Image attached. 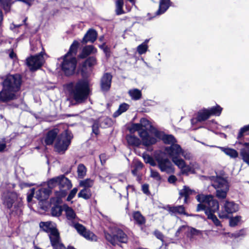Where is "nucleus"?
I'll use <instances>...</instances> for the list:
<instances>
[{
    "mask_svg": "<svg viewBox=\"0 0 249 249\" xmlns=\"http://www.w3.org/2000/svg\"><path fill=\"white\" fill-rule=\"evenodd\" d=\"M21 79L19 75H8L3 82V89L0 92V100L7 102L17 98V92L20 89Z\"/></svg>",
    "mask_w": 249,
    "mask_h": 249,
    "instance_id": "obj_1",
    "label": "nucleus"
},
{
    "mask_svg": "<svg viewBox=\"0 0 249 249\" xmlns=\"http://www.w3.org/2000/svg\"><path fill=\"white\" fill-rule=\"evenodd\" d=\"M79 45V42L74 40L71 45L68 53L58 58L61 70L66 76H71L75 73L77 63L75 55Z\"/></svg>",
    "mask_w": 249,
    "mask_h": 249,
    "instance_id": "obj_2",
    "label": "nucleus"
},
{
    "mask_svg": "<svg viewBox=\"0 0 249 249\" xmlns=\"http://www.w3.org/2000/svg\"><path fill=\"white\" fill-rule=\"evenodd\" d=\"M67 87L73 98L78 103L85 101L90 91L89 83L87 80H80L76 83H70Z\"/></svg>",
    "mask_w": 249,
    "mask_h": 249,
    "instance_id": "obj_3",
    "label": "nucleus"
},
{
    "mask_svg": "<svg viewBox=\"0 0 249 249\" xmlns=\"http://www.w3.org/2000/svg\"><path fill=\"white\" fill-rule=\"evenodd\" d=\"M3 204L10 209L13 206L14 209L12 213H15L17 215L21 213L22 206L21 199L15 192H7L3 193L2 197Z\"/></svg>",
    "mask_w": 249,
    "mask_h": 249,
    "instance_id": "obj_4",
    "label": "nucleus"
},
{
    "mask_svg": "<svg viewBox=\"0 0 249 249\" xmlns=\"http://www.w3.org/2000/svg\"><path fill=\"white\" fill-rule=\"evenodd\" d=\"M196 199L200 203L197 206L196 211H207L210 213H215L219 210V203L212 196H205L199 194L196 196Z\"/></svg>",
    "mask_w": 249,
    "mask_h": 249,
    "instance_id": "obj_5",
    "label": "nucleus"
},
{
    "mask_svg": "<svg viewBox=\"0 0 249 249\" xmlns=\"http://www.w3.org/2000/svg\"><path fill=\"white\" fill-rule=\"evenodd\" d=\"M212 185L216 190V196L218 198L224 199L226 197L229 186L225 178L220 177H213Z\"/></svg>",
    "mask_w": 249,
    "mask_h": 249,
    "instance_id": "obj_6",
    "label": "nucleus"
},
{
    "mask_svg": "<svg viewBox=\"0 0 249 249\" xmlns=\"http://www.w3.org/2000/svg\"><path fill=\"white\" fill-rule=\"evenodd\" d=\"M72 134L69 130H65L58 136L54 144V148L58 153H64L70 145Z\"/></svg>",
    "mask_w": 249,
    "mask_h": 249,
    "instance_id": "obj_7",
    "label": "nucleus"
},
{
    "mask_svg": "<svg viewBox=\"0 0 249 249\" xmlns=\"http://www.w3.org/2000/svg\"><path fill=\"white\" fill-rule=\"evenodd\" d=\"M112 234L105 233L106 239L113 246L118 244V242L126 243L128 241L127 235L121 229L114 227L111 229Z\"/></svg>",
    "mask_w": 249,
    "mask_h": 249,
    "instance_id": "obj_8",
    "label": "nucleus"
},
{
    "mask_svg": "<svg viewBox=\"0 0 249 249\" xmlns=\"http://www.w3.org/2000/svg\"><path fill=\"white\" fill-rule=\"evenodd\" d=\"M44 52H41L39 53L31 56L26 59V65L31 71H36L41 67L44 62Z\"/></svg>",
    "mask_w": 249,
    "mask_h": 249,
    "instance_id": "obj_9",
    "label": "nucleus"
},
{
    "mask_svg": "<svg viewBox=\"0 0 249 249\" xmlns=\"http://www.w3.org/2000/svg\"><path fill=\"white\" fill-rule=\"evenodd\" d=\"M239 209L238 204L233 201L226 200L223 202L218 215L220 218H228L229 215L236 212Z\"/></svg>",
    "mask_w": 249,
    "mask_h": 249,
    "instance_id": "obj_10",
    "label": "nucleus"
},
{
    "mask_svg": "<svg viewBox=\"0 0 249 249\" xmlns=\"http://www.w3.org/2000/svg\"><path fill=\"white\" fill-rule=\"evenodd\" d=\"M164 150L166 154L171 159L174 164L179 162V160L181 159L179 158L180 153L182 152V148L180 145L176 143L165 147ZM178 163L180 164V163Z\"/></svg>",
    "mask_w": 249,
    "mask_h": 249,
    "instance_id": "obj_11",
    "label": "nucleus"
},
{
    "mask_svg": "<svg viewBox=\"0 0 249 249\" xmlns=\"http://www.w3.org/2000/svg\"><path fill=\"white\" fill-rule=\"evenodd\" d=\"M71 226L74 227L77 230V232L84 236L86 239L90 240L91 241L95 240L96 239V236L94 234L89 231H87L85 227L82 225L75 222Z\"/></svg>",
    "mask_w": 249,
    "mask_h": 249,
    "instance_id": "obj_12",
    "label": "nucleus"
},
{
    "mask_svg": "<svg viewBox=\"0 0 249 249\" xmlns=\"http://www.w3.org/2000/svg\"><path fill=\"white\" fill-rule=\"evenodd\" d=\"M51 244L53 249H60L63 244L61 242L59 233L56 229L49 234Z\"/></svg>",
    "mask_w": 249,
    "mask_h": 249,
    "instance_id": "obj_13",
    "label": "nucleus"
},
{
    "mask_svg": "<svg viewBox=\"0 0 249 249\" xmlns=\"http://www.w3.org/2000/svg\"><path fill=\"white\" fill-rule=\"evenodd\" d=\"M139 136L142 139V144L145 146H150L156 143L157 139L151 136L146 130L139 132Z\"/></svg>",
    "mask_w": 249,
    "mask_h": 249,
    "instance_id": "obj_14",
    "label": "nucleus"
},
{
    "mask_svg": "<svg viewBox=\"0 0 249 249\" xmlns=\"http://www.w3.org/2000/svg\"><path fill=\"white\" fill-rule=\"evenodd\" d=\"M158 167L161 172H169L172 169V164L167 158H157Z\"/></svg>",
    "mask_w": 249,
    "mask_h": 249,
    "instance_id": "obj_15",
    "label": "nucleus"
},
{
    "mask_svg": "<svg viewBox=\"0 0 249 249\" xmlns=\"http://www.w3.org/2000/svg\"><path fill=\"white\" fill-rule=\"evenodd\" d=\"M63 210L65 213L68 223L70 225H73V224L77 222L78 218L75 212L71 207L64 205L63 206Z\"/></svg>",
    "mask_w": 249,
    "mask_h": 249,
    "instance_id": "obj_16",
    "label": "nucleus"
},
{
    "mask_svg": "<svg viewBox=\"0 0 249 249\" xmlns=\"http://www.w3.org/2000/svg\"><path fill=\"white\" fill-rule=\"evenodd\" d=\"M59 132V130L57 128H54L49 130L47 133L44 138V142L46 145H52L54 142V140L56 138L57 139V136Z\"/></svg>",
    "mask_w": 249,
    "mask_h": 249,
    "instance_id": "obj_17",
    "label": "nucleus"
},
{
    "mask_svg": "<svg viewBox=\"0 0 249 249\" xmlns=\"http://www.w3.org/2000/svg\"><path fill=\"white\" fill-rule=\"evenodd\" d=\"M112 75L109 73H105L101 79V88L103 91H107L109 89L112 81Z\"/></svg>",
    "mask_w": 249,
    "mask_h": 249,
    "instance_id": "obj_18",
    "label": "nucleus"
},
{
    "mask_svg": "<svg viewBox=\"0 0 249 249\" xmlns=\"http://www.w3.org/2000/svg\"><path fill=\"white\" fill-rule=\"evenodd\" d=\"M179 163L180 164H179L178 162H176L175 164L180 169L182 174L188 175L189 173H193L194 172V169L191 166V163L190 165L186 164L185 161L183 159H180L179 160Z\"/></svg>",
    "mask_w": 249,
    "mask_h": 249,
    "instance_id": "obj_19",
    "label": "nucleus"
},
{
    "mask_svg": "<svg viewBox=\"0 0 249 249\" xmlns=\"http://www.w3.org/2000/svg\"><path fill=\"white\" fill-rule=\"evenodd\" d=\"M169 213L172 215L176 216L177 214H184L187 216H192V214H189L185 212V208L183 205L178 206L169 207L168 209Z\"/></svg>",
    "mask_w": 249,
    "mask_h": 249,
    "instance_id": "obj_20",
    "label": "nucleus"
},
{
    "mask_svg": "<svg viewBox=\"0 0 249 249\" xmlns=\"http://www.w3.org/2000/svg\"><path fill=\"white\" fill-rule=\"evenodd\" d=\"M97 37V32L92 29H90L85 35L82 42L84 43H86L88 42L93 43L96 40Z\"/></svg>",
    "mask_w": 249,
    "mask_h": 249,
    "instance_id": "obj_21",
    "label": "nucleus"
},
{
    "mask_svg": "<svg viewBox=\"0 0 249 249\" xmlns=\"http://www.w3.org/2000/svg\"><path fill=\"white\" fill-rule=\"evenodd\" d=\"M196 192L190 189L189 187L184 186L183 188L179 191V199H180L182 197H184L183 201L184 203H187L188 197L192 195L196 194Z\"/></svg>",
    "mask_w": 249,
    "mask_h": 249,
    "instance_id": "obj_22",
    "label": "nucleus"
},
{
    "mask_svg": "<svg viewBox=\"0 0 249 249\" xmlns=\"http://www.w3.org/2000/svg\"><path fill=\"white\" fill-rule=\"evenodd\" d=\"M39 227L43 231L49 233V234L56 230L54 224L51 221L41 222L39 223Z\"/></svg>",
    "mask_w": 249,
    "mask_h": 249,
    "instance_id": "obj_23",
    "label": "nucleus"
},
{
    "mask_svg": "<svg viewBox=\"0 0 249 249\" xmlns=\"http://www.w3.org/2000/svg\"><path fill=\"white\" fill-rule=\"evenodd\" d=\"M170 0H160L158 10L156 12V15L159 16L164 13L170 6Z\"/></svg>",
    "mask_w": 249,
    "mask_h": 249,
    "instance_id": "obj_24",
    "label": "nucleus"
},
{
    "mask_svg": "<svg viewBox=\"0 0 249 249\" xmlns=\"http://www.w3.org/2000/svg\"><path fill=\"white\" fill-rule=\"evenodd\" d=\"M97 52V49L93 45H88L83 48L80 57L84 58L91 53Z\"/></svg>",
    "mask_w": 249,
    "mask_h": 249,
    "instance_id": "obj_25",
    "label": "nucleus"
},
{
    "mask_svg": "<svg viewBox=\"0 0 249 249\" xmlns=\"http://www.w3.org/2000/svg\"><path fill=\"white\" fill-rule=\"evenodd\" d=\"M60 179L59 180V185L60 188H64L66 190H69L72 187L71 181L64 175L59 176Z\"/></svg>",
    "mask_w": 249,
    "mask_h": 249,
    "instance_id": "obj_26",
    "label": "nucleus"
},
{
    "mask_svg": "<svg viewBox=\"0 0 249 249\" xmlns=\"http://www.w3.org/2000/svg\"><path fill=\"white\" fill-rule=\"evenodd\" d=\"M148 121L145 118H142L141 119L140 123L134 124L131 126L130 130L131 131H138L139 132L142 130H144L142 128L143 126L145 127L147 124H148Z\"/></svg>",
    "mask_w": 249,
    "mask_h": 249,
    "instance_id": "obj_27",
    "label": "nucleus"
},
{
    "mask_svg": "<svg viewBox=\"0 0 249 249\" xmlns=\"http://www.w3.org/2000/svg\"><path fill=\"white\" fill-rule=\"evenodd\" d=\"M128 144L130 145L139 146L141 144V140L134 135H129L126 137Z\"/></svg>",
    "mask_w": 249,
    "mask_h": 249,
    "instance_id": "obj_28",
    "label": "nucleus"
},
{
    "mask_svg": "<svg viewBox=\"0 0 249 249\" xmlns=\"http://www.w3.org/2000/svg\"><path fill=\"white\" fill-rule=\"evenodd\" d=\"M217 147L231 158H236L238 156L237 151L233 149L220 146H218Z\"/></svg>",
    "mask_w": 249,
    "mask_h": 249,
    "instance_id": "obj_29",
    "label": "nucleus"
},
{
    "mask_svg": "<svg viewBox=\"0 0 249 249\" xmlns=\"http://www.w3.org/2000/svg\"><path fill=\"white\" fill-rule=\"evenodd\" d=\"M210 114L208 109H204L198 112L196 121L198 122L204 121L208 119Z\"/></svg>",
    "mask_w": 249,
    "mask_h": 249,
    "instance_id": "obj_30",
    "label": "nucleus"
},
{
    "mask_svg": "<svg viewBox=\"0 0 249 249\" xmlns=\"http://www.w3.org/2000/svg\"><path fill=\"white\" fill-rule=\"evenodd\" d=\"M214 213H210L208 211L205 212V214L207 216L208 219L211 220L215 226L221 227L222 224L220 221L218 220Z\"/></svg>",
    "mask_w": 249,
    "mask_h": 249,
    "instance_id": "obj_31",
    "label": "nucleus"
},
{
    "mask_svg": "<svg viewBox=\"0 0 249 249\" xmlns=\"http://www.w3.org/2000/svg\"><path fill=\"white\" fill-rule=\"evenodd\" d=\"M133 218L136 224L139 225H142L145 222L144 217L139 211L134 212L133 213Z\"/></svg>",
    "mask_w": 249,
    "mask_h": 249,
    "instance_id": "obj_32",
    "label": "nucleus"
},
{
    "mask_svg": "<svg viewBox=\"0 0 249 249\" xmlns=\"http://www.w3.org/2000/svg\"><path fill=\"white\" fill-rule=\"evenodd\" d=\"M129 107V105L126 103L121 104L118 109L113 113V117L116 118L121 115L123 113L127 111Z\"/></svg>",
    "mask_w": 249,
    "mask_h": 249,
    "instance_id": "obj_33",
    "label": "nucleus"
},
{
    "mask_svg": "<svg viewBox=\"0 0 249 249\" xmlns=\"http://www.w3.org/2000/svg\"><path fill=\"white\" fill-rule=\"evenodd\" d=\"M128 94L133 100H138L142 97V92L137 89H133L128 91Z\"/></svg>",
    "mask_w": 249,
    "mask_h": 249,
    "instance_id": "obj_34",
    "label": "nucleus"
},
{
    "mask_svg": "<svg viewBox=\"0 0 249 249\" xmlns=\"http://www.w3.org/2000/svg\"><path fill=\"white\" fill-rule=\"evenodd\" d=\"M48 191V189L43 188L38 189L36 192V198L39 201H43L46 198Z\"/></svg>",
    "mask_w": 249,
    "mask_h": 249,
    "instance_id": "obj_35",
    "label": "nucleus"
},
{
    "mask_svg": "<svg viewBox=\"0 0 249 249\" xmlns=\"http://www.w3.org/2000/svg\"><path fill=\"white\" fill-rule=\"evenodd\" d=\"M240 155L243 160L249 166V147L242 148L240 150Z\"/></svg>",
    "mask_w": 249,
    "mask_h": 249,
    "instance_id": "obj_36",
    "label": "nucleus"
},
{
    "mask_svg": "<svg viewBox=\"0 0 249 249\" xmlns=\"http://www.w3.org/2000/svg\"><path fill=\"white\" fill-rule=\"evenodd\" d=\"M78 196L86 200L89 199L91 196V192L90 189L88 188L83 189L78 194Z\"/></svg>",
    "mask_w": 249,
    "mask_h": 249,
    "instance_id": "obj_37",
    "label": "nucleus"
},
{
    "mask_svg": "<svg viewBox=\"0 0 249 249\" xmlns=\"http://www.w3.org/2000/svg\"><path fill=\"white\" fill-rule=\"evenodd\" d=\"M187 228H188V231L187 234V236L190 238L191 240H193L195 236H197L201 234L200 231L194 228L189 227L188 226Z\"/></svg>",
    "mask_w": 249,
    "mask_h": 249,
    "instance_id": "obj_38",
    "label": "nucleus"
},
{
    "mask_svg": "<svg viewBox=\"0 0 249 249\" xmlns=\"http://www.w3.org/2000/svg\"><path fill=\"white\" fill-rule=\"evenodd\" d=\"M162 141L165 144H174L177 143V141L174 136L172 135H167L165 134L164 138H163Z\"/></svg>",
    "mask_w": 249,
    "mask_h": 249,
    "instance_id": "obj_39",
    "label": "nucleus"
},
{
    "mask_svg": "<svg viewBox=\"0 0 249 249\" xmlns=\"http://www.w3.org/2000/svg\"><path fill=\"white\" fill-rule=\"evenodd\" d=\"M94 181L91 178H87L81 180L79 182V185L84 188H88L91 187L94 184Z\"/></svg>",
    "mask_w": 249,
    "mask_h": 249,
    "instance_id": "obj_40",
    "label": "nucleus"
},
{
    "mask_svg": "<svg viewBox=\"0 0 249 249\" xmlns=\"http://www.w3.org/2000/svg\"><path fill=\"white\" fill-rule=\"evenodd\" d=\"M0 3L5 12H8L14 1L12 0H0Z\"/></svg>",
    "mask_w": 249,
    "mask_h": 249,
    "instance_id": "obj_41",
    "label": "nucleus"
},
{
    "mask_svg": "<svg viewBox=\"0 0 249 249\" xmlns=\"http://www.w3.org/2000/svg\"><path fill=\"white\" fill-rule=\"evenodd\" d=\"M77 172L78 178H83L86 175L87 168L83 164H80L78 165Z\"/></svg>",
    "mask_w": 249,
    "mask_h": 249,
    "instance_id": "obj_42",
    "label": "nucleus"
},
{
    "mask_svg": "<svg viewBox=\"0 0 249 249\" xmlns=\"http://www.w3.org/2000/svg\"><path fill=\"white\" fill-rule=\"evenodd\" d=\"M210 115L219 116L221 113L222 108L218 105L208 109Z\"/></svg>",
    "mask_w": 249,
    "mask_h": 249,
    "instance_id": "obj_43",
    "label": "nucleus"
},
{
    "mask_svg": "<svg viewBox=\"0 0 249 249\" xmlns=\"http://www.w3.org/2000/svg\"><path fill=\"white\" fill-rule=\"evenodd\" d=\"M124 1L123 0H117L116 1V13L117 15L123 14L124 12L123 10Z\"/></svg>",
    "mask_w": 249,
    "mask_h": 249,
    "instance_id": "obj_44",
    "label": "nucleus"
},
{
    "mask_svg": "<svg viewBox=\"0 0 249 249\" xmlns=\"http://www.w3.org/2000/svg\"><path fill=\"white\" fill-rule=\"evenodd\" d=\"M96 64V59L95 57L93 56L89 57L87 58L84 64V66L85 67H91Z\"/></svg>",
    "mask_w": 249,
    "mask_h": 249,
    "instance_id": "obj_45",
    "label": "nucleus"
},
{
    "mask_svg": "<svg viewBox=\"0 0 249 249\" xmlns=\"http://www.w3.org/2000/svg\"><path fill=\"white\" fill-rule=\"evenodd\" d=\"M62 209L61 207L56 205L52 207L51 209V213L52 215L55 216H59L61 214Z\"/></svg>",
    "mask_w": 249,
    "mask_h": 249,
    "instance_id": "obj_46",
    "label": "nucleus"
},
{
    "mask_svg": "<svg viewBox=\"0 0 249 249\" xmlns=\"http://www.w3.org/2000/svg\"><path fill=\"white\" fill-rule=\"evenodd\" d=\"M143 158L145 163L150 164L152 166H155L156 163L152 157L148 154H144Z\"/></svg>",
    "mask_w": 249,
    "mask_h": 249,
    "instance_id": "obj_47",
    "label": "nucleus"
},
{
    "mask_svg": "<svg viewBox=\"0 0 249 249\" xmlns=\"http://www.w3.org/2000/svg\"><path fill=\"white\" fill-rule=\"evenodd\" d=\"M148 45L141 44L139 45L137 48V51L140 55L146 53L148 50Z\"/></svg>",
    "mask_w": 249,
    "mask_h": 249,
    "instance_id": "obj_48",
    "label": "nucleus"
},
{
    "mask_svg": "<svg viewBox=\"0 0 249 249\" xmlns=\"http://www.w3.org/2000/svg\"><path fill=\"white\" fill-rule=\"evenodd\" d=\"M59 179L60 178H59V176L50 179L48 182L49 187L50 188H52L57 184L59 185Z\"/></svg>",
    "mask_w": 249,
    "mask_h": 249,
    "instance_id": "obj_49",
    "label": "nucleus"
},
{
    "mask_svg": "<svg viewBox=\"0 0 249 249\" xmlns=\"http://www.w3.org/2000/svg\"><path fill=\"white\" fill-rule=\"evenodd\" d=\"M150 177L158 181H160L161 178L159 173L152 169H150Z\"/></svg>",
    "mask_w": 249,
    "mask_h": 249,
    "instance_id": "obj_50",
    "label": "nucleus"
},
{
    "mask_svg": "<svg viewBox=\"0 0 249 249\" xmlns=\"http://www.w3.org/2000/svg\"><path fill=\"white\" fill-rule=\"evenodd\" d=\"M241 220V216H236L230 219V225L231 227H234L237 225L238 222Z\"/></svg>",
    "mask_w": 249,
    "mask_h": 249,
    "instance_id": "obj_51",
    "label": "nucleus"
},
{
    "mask_svg": "<svg viewBox=\"0 0 249 249\" xmlns=\"http://www.w3.org/2000/svg\"><path fill=\"white\" fill-rule=\"evenodd\" d=\"M182 156L186 160H190L193 156L191 153L187 150H184L182 148V152L180 153V156Z\"/></svg>",
    "mask_w": 249,
    "mask_h": 249,
    "instance_id": "obj_52",
    "label": "nucleus"
},
{
    "mask_svg": "<svg viewBox=\"0 0 249 249\" xmlns=\"http://www.w3.org/2000/svg\"><path fill=\"white\" fill-rule=\"evenodd\" d=\"M153 133L156 138L160 140H161L162 141L165 135V134L164 132L159 131L157 129H154L153 131Z\"/></svg>",
    "mask_w": 249,
    "mask_h": 249,
    "instance_id": "obj_53",
    "label": "nucleus"
},
{
    "mask_svg": "<svg viewBox=\"0 0 249 249\" xmlns=\"http://www.w3.org/2000/svg\"><path fill=\"white\" fill-rule=\"evenodd\" d=\"M249 131V124L247 125H245L244 127H242L239 131L238 133L237 138L238 139H240L243 136V133Z\"/></svg>",
    "mask_w": 249,
    "mask_h": 249,
    "instance_id": "obj_54",
    "label": "nucleus"
},
{
    "mask_svg": "<svg viewBox=\"0 0 249 249\" xmlns=\"http://www.w3.org/2000/svg\"><path fill=\"white\" fill-rule=\"evenodd\" d=\"M77 191L78 189L77 188H74L69 194L67 198V200L68 201H71L75 196Z\"/></svg>",
    "mask_w": 249,
    "mask_h": 249,
    "instance_id": "obj_55",
    "label": "nucleus"
},
{
    "mask_svg": "<svg viewBox=\"0 0 249 249\" xmlns=\"http://www.w3.org/2000/svg\"><path fill=\"white\" fill-rule=\"evenodd\" d=\"M187 227V225H182L179 227L175 233V236L177 237L179 236L180 234L184 231Z\"/></svg>",
    "mask_w": 249,
    "mask_h": 249,
    "instance_id": "obj_56",
    "label": "nucleus"
},
{
    "mask_svg": "<svg viewBox=\"0 0 249 249\" xmlns=\"http://www.w3.org/2000/svg\"><path fill=\"white\" fill-rule=\"evenodd\" d=\"M154 235L158 239L160 240L161 241L163 240L164 235L160 231L158 230H156L154 231Z\"/></svg>",
    "mask_w": 249,
    "mask_h": 249,
    "instance_id": "obj_57",
    "label": "nucleus"
},
{
    "mask_svg": "<svg viewBox=\"0 0 249 249\" xmlns=\"http://www.w3.org/2000/svg\"><path fill=\"white\" fill-rule=\"evenodd\" d=\"M98 124L97 123H94L92 125V132L95 134L97 135L99 133Z\"/></svg>",
    "mask_w": 249,
    "mask_h": 249,
    "instance_id": "obj_58",
    "label": "nucleus"
},
{
    "mask_svg": "<svg viewBox=\"0 0 249 249\" xmlns=\"http://www.w3.org/2000/svg\"><path fill=\"white\" fill-rule=\"evenodd\" d=\"M34 194H35V189H31L30 190V193L29 194H28L27 196V201L28 202H30L32 200Z\"/></svg>",
    "mask_w": 249,
    "mask_h": 249,
    "instance_id": "obj_59",
    "label": "nucleus"
},
{
    "mask_svg": "<svg viewBox=\"0 0 249 249\" xmlns=\"http://www.w3.org/2000/svg\"><path fill=\"white\" fill-rule=\"evenodd\" d=\"M6 148V144L4 141L3 140L2 142H0V152H2L4 151L5 149Z\"/></svg>",
    "mask_w": 249,
    "mask_h": 249,
    "instance_id": "obj_60",
    "label": "nucleus"
},
{
    "mask_svg": "<svg viewBox=\"0 0 249 249\" xmlns=\"http://www.w3.org/2000/svg\"><path fill=\"white\" fill-rule=\"evenodd\" d=\"M143 166V165L142 163L141 162V161H138L136 162L135 164V168L136 169H137V170L141 169L142 168Z\"/></svg>",
    "mask_w": 249,
    "mask_h": 249,
    "instance_id": "obj_61",
    "label": "nucleus"
},
{
    "mask_svg": "<svg viewBox=\"0 0 249 249\" xmlns=\"http://www.w3.org/2000/svg\"><path fill=\"white\" fill-rule=\"evenodd\" d=\"M177 180V178L174 176H170L168 179V181L170 183H174Z\"/></svg>",
    "mask_w": 249,
    "mask_h": 249,
    "instance_id": "obj_62",
    "label": "nucleus"
},
{
    "mask_svg": "<svg viewBox=\"0 0 249 249\" xmlns=\"http://www.w3.org/2000/svg\"><path fill=\"white\" fill-rule=\"evenodd\" d=\"M104 53L106 54V56L107 57H109L110 55V51L109 47H107L106 48H104V50H103Z\"/></svg>",
    "mask_w": 249,
    "mask_h": 249,
    "instance_id": "obj_63",
    "label": "nucleus"
},
{
    "mask_svg": "<svg viewBox=\"0 0 249 249\" xmlns=\"http://www.w3.org/2000/svg\"><path fill=\"white\" fill-rule=\"evenodd\" d=\"M142 190L144 194H147L148 193V185L146 184H143L142 186Z\"/></svg>",
    "mask_w": 249,
    "mask_h": 249,
    "instance_id": "obj_64",
    "label": "nucleus"
}]
</instances>
